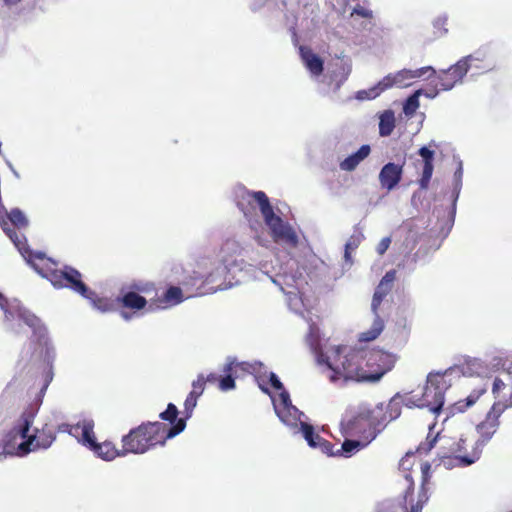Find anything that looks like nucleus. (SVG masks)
Segmentation results:
<instances>
[{"label": "nucleus", "mask_w": 512, "mask_h": 512, "mask_svg": "<svg viewBox=\"0 0 512 512\" xmlns=\"http://www.w3.org/2000/svg\"><path fill=\"white\" fill-rule=\"evenodd\" d=\"M462 177H463V167H462V163H459L456 171L454 172L455 189L461 187Z\"/></svg>", "instance_id": "49530a36"}, {"label": "nucleus", "mask_w": 512, "mask_h": 512, "mask_svg": "<svg viewBox=\"0 0 512 512\" xmlns=\"http://www.w3.org/2000/svg\"><path fill=\"white\" fill-rule=\"evenodd\" d=\"M306 342L313 351V353L316 355V359L318 360V355L320 353H323L320 348V340L318 334L311 329L306 337Z\"/></svg>", "instance_id": "f704fd0d"}, {"label": "nucleus", "mask_w": 512, "mask_h": 512, "mask_svg": "<svg viewBox=\"0 0 512 512\" xmlns=\"http://www.w3.org/2000/svg\"><path fill=\"white\" fill-rule=\"evenodd\" d=\"M28 263L39 275L49 280L55 288L71 289L92 301L94 306L101 312H109L114 309V304L110 299L98 297L94 291L87 287L82 280L81 273L77 269L68 265L60 268L58 262L41 252L31 253Z\"/></svg>", "instance_id": "f03ea898"}, {"label": "nucleus", "mask_w": 512, "mask_h": 512, "mask_svg": "<svg viewBox=\"0 0 512 512\" xmlns=\"http://www.w3.org/2000/svg\"><path fill=\"white\" fill-rule=\"evenodd\" d=\"M183 301V293L181 288L177 286H170L166 292L158 298L152 299L150 309H167L175 306Z\"/></svg>", "instance_id": "aec40b11"}, {"label": "nucleus", "mask_w": 512, "mask_h": 512, "mask_svg": "<svg viewBox=\"0 0 512 512\" xmlns=\"http://www.w3.org/2000/svg\"><path fill=\"white\" fill-rule=\"evenodd\" d=\"M301 431L309 446H315L313 437L316 435L314 427L308 423H301Z\"/></svg>", "instance_id": "4c0bfd02"}, {"label": "nucleus", "mask_w": 512, "mask_h": 512, "mask_svg": "<svg viewBox=\"0 0 512 512\" xmlns=\"http://www.w3.org/2000/svg\"><path fill=\"white\" fill-rule=\"evenodd\" d=\"M269 382H270L271 386L277 391L284 389L282 382L279 380L277 375L273 372L269 373Z\"/></svg>", "instance_id": "c03bdc74"}, {"label": "nucleus", "mask_w": 512, "mask_h": 512, "mask_svg": "<svg viewBox=\"0 0 512 512\" xmlns=\"http://www.w3.org/2000/svg\"><path fill=\"white\" fill-rule=\"evenodd\" d=\"M133 291L122 293L121 296L117 297L116 302L122 307L130 310L138 311L147 305V300L139 293H149L154 290L152 284H134L132 286Z\"/></svg>", "instance_id": "4468645a"}, {"label": "nucleus", "mask_w": 512, "mask_h": 512, "mask_svg": "<svg viewBox=\"0 0 512 512\" xmlns=\"http://www.w3.org/2000/svg\"><path fill=\"white\" fill-rule=\"evenodd\" d=\"M198 397L188 394L184 402V417L182 419H189L192 416L193 410L197 405Z\"/></svg>", "instance_id": "c9c22d12"}, {"label": "nucleus", "mask_w": 512, "mask_h": 512, "mask_svg": "<svg viewBox=\"0 0 512 512\" xmlns=\"http://www.w3.org/2000/svg\"><path fill=\"white\" fill-rule=\"evenodd\" d=\"M82 443L92 450L99 458L105 461H111L122 454V448L117 449L112 441L98 443L94 434V422L92 420H83L81 424Z\"/></svg>", "instance_id": "1a4fd4ad"}, {"label": "nucleus", "mask_w": 512, "mask_h": 512, "mask_svg": "<svg viewBox=\"0 0 512 512\" xmlns=\"http://www.w3.org/2000/svg\"><path fill=\"white\" fill-rule=\"evenodd\" d=\"M262 200L270 203L267 195L263 191L252 192L243 189L241 192L237 206L244 213L246 217L251 216L256 210V204L259 206L260 212L263 215V202Z\"/></svg>", "instance_id": "2eb2a0df"}, {"label": "nucleus", "mask_w": 512, "mask_h": 512, "mask_svg": "<svg viewBox=\"0 0 512 512\" xmlns=\"http://www.w3.org/2000/svg\"><path fill=\"white\" fill-rule=\"evenodd\" d=\"M468 70L469 65L465 64V60H459L456 64L438 74L435 86L443 91L450 90L462 81Z\"/></svg>", "instance_id": "ddd939ff"}, {"label": "nucleus", "mask_w": 512, "mask_h": 512, "mask_svg": "<svg viewBox=\"0 0 512 512\" xmlns=\"http://www.w3.org/2000/svg\"><path fill=\"white\" fill-rule=\"evenodd\" d=\"M260 388H261V390H262L263 392H265V393H269V390H268L267 388H265V387H263V386H261V385H260Z\"/></svg>", "instance_id": "6e6d98bb"}, {"label": "nucleus", "mask_w": 512, "mask_h": 512, "mask_svg": "<svg viewBox=\"0 0 512 512\" xmlns=\"http://www.w3.org/2000/svg\"><path fill=\"white\" fill-rule=\"evenodd\" d=\"M262 202L264 203V222L269 228L273 241L275 243L288 245L292 248L297 247L299 239L293 227L274 213L273 207L270 203H267L264 200H262Z\"/></svg>", "instance_id": "423d86ee"}, {"label": "nucleus", "mask_w": 512, "mask_h": 512, "mask_svg": "<svg viewBox=\"0 0 512 512\" xmlns=\"http://www.w3.org/2000/svg\"><path fill=\"white\" fill-rule=\"evenodd\" d=\"M484 370L483 362L479 359H469L466 360L462 365V372L464 375H480V373Z\"/></svg>", "instance_id": "2f4dec72"}, {"label": "nucleus", "mask_w": 512, "mask_h": 512, "mask_svg": "<svg viewBox=\"0 0 512 512\" xmlns=\"http://www.w3.org/2000/svg\"><path fill=\"white\" fill-rule=\"evenodd\" d=\"M280 398H281L283 404H285V405L290 401L289 394L286 391H282L280 393Z\"/></svg>", "instance_id": "09e8293b"}, {"label": "nucleus", "mask_w": 512, "mask_h": 512, "mask_svg": "<svg viewBox=\"0 0 512 512\" xmlns=\"http://www.w3.org/2000/svg\"><path fill=\"white\" fill-rule=\"evenodd\" d=\"M20 1H21V0H4L5 4H6V5H9V6H11V5H16V4H18Z\"/></svg>", "instance_id": "864d4df0"}, {"label": "nucleus", "mask_w": 512, "mask_h": 512, "mask_svg": "<svg viewBox=\"0 0 512 512\" xmlns=\"http://www.w3.org/2000/svg\"><path fill=\"white\" fill-rule=\"evenodd\" d=\"M366 382H377L391 371L398 356L380 348L363 349Z\"/></svg>", "instance_id": "39448f33"}, {"label": "nucleus", "mask_w": 512, "mask_h": 512, "mask_svg": "<svg viewBox=\"0 0 512 512\" xmlns=\"http://www.w3.org/2000/svg\"><path fill=\"white\" fill-rule=\"evenodd\" d=\"M375 318L371 325V327L359 334V341L361 342H370L378 338V336L382 333L384 329V321L380 317L379 312L377 311V314H374Z\"/></svg>", "instance_id": "bb28decb"}, {"label": "nucleus", "mask_w": 512, "mask_h": 512, "mask_svg": "<svg viewBox=\"0 0 512 512\" xmlns=\"http://www.w3.org/2000/svg\"><path fill=\"white\" fill-rule=\"evenodd\" d=\"M488 389V378H481L480 383L475 386L472 392L462 400L457 401L453 405V409L456 412H464L471 406H473L479 398L487 392Z\"/></svg>", "instance_id": "412c9836"}, {"label": "nucleus", "mask_w": 512, "mask_h": 512, "mask_svg": "<svg viewBox=\"0 0 512 512\" xmlns=\"http://www.w3.org/2000/svg\"><path fill=\"white\" fill-rule=\"evenodd\" d=\"M418 154L422 157L423 168L421 177L418 180V185L421 190H427L434 171V155L435 152L426 146L418 150Z\"/></svg>", "instance_id": "6ab92c4d"}, {"label": "nucleus", "mask_w": 512, "mask_h": 512, "mask_svg": "<svg viewBox=\"0 0 512 512\" xmlns=\"http://www.w3.org/2000/svg\"><path fill=\"white\" fill-rule=\"evenodd\" d=\"M0 225L3 231L7 234V236L12 240V242L20 247L22 244L23 236L19 234L14 228L8 226L7 220L4 218V208L0 209Z\"/></svg>", "instance_id": "7c9ffc66"}, {"label": "nucleus", "mask_w": 512, "mask_h": 512, "mask_svg": "<svg viewBox=\"0 0 512 512\" xmlns=\"http://www.w3.org/2000/svg\"><path fill=\"white\" fill-rule=\"evenodd\" d=\"M255 370L256 364L230 361L224 366L225 376L220 377L216 373H210L205 377V384H218L220 390L228 391L235 388V378L239 376V371L243 372L244 375L246 373H253Z\"/></svg>", "instance_id": "9d476101"}, {"label": "nucleus", "mask_w": 512, "mask_h": 512, "mask_svg": "<svg viewBox=\"0 0 512 512\" xmlns=\"http://www.w3.org/2000/svg\"><path fill=\"white\" fill-rule=\"evenodd\" d=\"M396 274V270L394 269L386 272L376 287L371 302V309L374 314H377V310H379L383 299L391 292L393 283L396 280Z\"/></svg>", "instance_id": "f3484780"}, {"label": "nucleus", "mask_w": 512, "mask_h": 512, "mask_svg": "<svg viewBox=\"0 0 512 512\" xmlns=\"http://www.w3.org/2000/svg\"><path fill=\"white\" fill-rule=\"evenodd\" d=\"M301 58L307 69L314 75H320L324 70L323 60L313 53L311 48L306 46L300 47Z\"/></svg>", "instance_id": "5701e85b"}, {"label": "nucleus", "mask_w": 512, "mask_h": 512, "mask_svg": "<svg viewBox=\"0 0 512 512\" xmlns=\"http://www.w3.org/2000/svg\"><path fill=\"white\" fill-rule=\"evenodd\" d=\"M439 434L433 436L431 431L428 433L425 441L421 442L417 447V453L419 454H427L432 448L435 446Z\"/></svg>", "instance_id": "72a5a7b5"}, {"label": "nucleus", "mask_w": 512, "mask_h": 512, "mask_svg": "<svg viewBox=\"0 0 512 512\" xmlns=\"http://www.w3.org/2000/svg\"><path fill=\"white\" fill-rule=\"evenodd\" d=\"M82 422H79L76 426H70L69 424H61L58 426V432H67L71 435L74 434V431L81 429Z\"/></svg>", "instance_id": "a18cd8bd"}, {"label": "nucleus", "mask_w": 512, "mask_h": 512, "mask_svg": "<svg viewBox=\"0 0 512 512\" xmlns=\"http://www.w3.org/2000/svg\"><path fill=\"white\" fill-rule=\"evenodd\" d=\"M205 390V376L203 374H199L197 379L192 382V390L190 394L200 397Z\"/></svg>", "instance_id": "e433bc0d"}, {"label": "nucleus", "mask_w": 512, "mask_h": 512, "mask_svg": "<svg viewBox=\"0 0 512 512\" xmlns=\"http://www.w3.org/2000/svg\"><path fill=\"white\" fill-rule=\"evenodd\" d=\"M395 78H393L392 74H388L382 80H380L375 86L369 88L368 90H361L358 92V98L361 100L364 99H375L385 90L393 87L395 85Z\"/></svg>", "instance_id": "b1692460"}, {"label": "nucleus", "mask_w": 512, "mask_h": 512, "mask_svg": "<svg viewBox=\"0 0 512 512\" xmlns=\"http://www.w3.org/2000/svg\"><path fill=\"white\" fill-rule=\"evenodd\" d=\"M4 218L8 222V226L12 225L14 228L23 229L28 226V220L24 213L18 209H12L10 212H7L4 209Z\"/></svg>", "instance_id": "c85d7f7f"}, {"label": "nucleus", "mask_w": 512, "mask_h": 512, "mask_svg": "<svg viewBox=\"0 0 512 512\" xmlns=\"http://www.w3.org/2000/svg\"><path fill=\"white\" fill-rule=\"evenodd\" d=\"M23 322L29 326L33 331V337L42 349H45L46 354H50V347L48 345L47 330L42 324L41 320L34 314H21Z\"/></svg>", "instance_id": "a211bd4d"}, {"label": "nucleus", "mask_w": 512, "mask_h": 512, "mask_svg": "<svg viewBox=\"0 0 512 512\" xmlns=\"http://www.w3.org/2000/svg\"><path fill=\"white\" fill-rule=\"evenodd\" d=\"M178 408L169 403L165 411L159 414L163 422H143L131 429L121 439L122 454H144L156 446H164L168 439L174 438L186 428L185 419H177Z\"/></svg>", "instance_id": "f257e3e1"}, {"label": "nucleus", "mask_w": 512, "mask_h": 512, "mask_svg": "<svg viewBox=\"0 0 512 512\" xmlns=\"http://www.w3.org/2000/svg\"><path fill=\"white\" fill-rule=\"evenodd\" d=\"M395 128V116L392 110L384 111L380 116L379 134L383 137L391 135Z\"/></svg>", "instance_id": "c756f323"}, {"label": "nucleus", "mask_w": 512, "mask_h": 512, "mask_svg": "<svg viewBox=\"0 0 512 512\" xmlns=\"http://www.w3.org/2000/svg\"><path fill=\"white\" fill-rule=\"evenodd\" d=\"M35 416L36 411L32 407L26 408L6 436L10 437L13 442L18 437L23 440L14 448L16 450L15 454L18 456H25L38 449H47L56 439V431L48 424H45L41 429H36L33 434H28Z\"/></svg>", "instance_id": "7ed1b4c3"}, {"label": "nucleus", "mask_w": 512, "mask_h": 512, "mask_svg": "<svg viewBox=\"0 0 512 512\" xmlns=\"http://www.w3.org/2000/svg\"><path fill=\"white\" fill-rule=\"evenodd\" d=\"M404 163L396 164L389 162L380 170L378 179L382 189L391 191L395 189L402 180Z\"/></svg>", "instance_id": "dca6fc26"}, {"label": "nucleus", "mask_w": 512, "mask_h": 512, "mask_svg": "<svg viewBox=\"0 0 512 512\" xmlns=\"http://www.w3.org/2000/svg\"><path fill=\"white\" fill-rule=\"evenodd\" d=\"M506 388V384L500 378H495L492 384V393L495 398L501 397V391ZM503 400L507 399L504 395L502 396Z\"/></svg>", "instance_id": "58836bf2"}, {"label": "nucleus", "mask_w": 512, "mask_h": 512, "mask_svg": "<svg viewBox=\"0 0 512 512\" xmlns=\"http://www.w3.org/2000/svg\"><path fill=\"white\" fill-rule=\"evenodd\" d=\"M428 74V77L435 74V70L431 66L422 67L416 70H409V69H403L401 71H398L393 75V78H395V85L397 86H407V80H411L414 78H420Z\"/></svg>", "instance_id": "4be33fe9"}, {"label": "nucleus", "mask_w": 512, "mask_h": 512, "mask_svg": "<svg viewBox=\"0 0 512 512\" xmlns=\"http://www.w3.org/2000/svg\"><path fill=\"white\" fill-rule=\"evenodd\" d=\"M460 60H465V64L470 67H475L477 69H491L492 61L491 56L486 50L479 49L475 51L473 54L465 56Z\"/></svg>", "instance_id": "393cba45"}, {"label": "nucleus", "mask_w": 512, "mask_h": 512, "mask_svg": "<svg viewBox=\"0 0 512 512\" xmlns=\"http://www.w3.org/2000/svg\"><path fill=\"white\" fill-rule=\"evenodd\" d=\"M421 94L420 90H417L412 95H410L403 106V111L406 115H412L419 108V95Z\"/></svg>", "instance_id": "473e14b6"}, {"label": "nucleus", "mask_w": 512, "mask_h": 512, "mask_svg": "<svg viewBox=\"0 0 512 512\" xmlns=\"http://www.w3.org/2000/svg\"><path fill=\"white\" fill-rule=\"evenodd\" d=\"M313 440L315 442V446H311L312 448H317L320 443L324 440L323 437H321L318 433H316V435L313 437Z\"/></svg>", "instance_id": "8fccbe9b"}, {"label": "nucleus", "mask_w": 512, "mask_h": 512, "mask_svg": "<svg viewBox=\"0 0 512 512\" xmlns=\"http://www.w3.org/2000/svg\"><path fill=\"white\" fill-rule=\"evenodd\" d=\"M344 350V346H335L331 348L329 355H318V363L325 364L331 371L330 381L335 382L344 378L366 382L363 349H352L342 356Z\"/></svg>", "instance_id": "20e7f679"}, {"label": "nucleus", "mask_w": 512, "mask_h": 512, "mask_svg": "<svg viewBox=\"0 0 512 512\" xmlns=\"http://www.w3.org/2000/svg\"><path fill=\"white\" fill-rule=\"evenodd\" d=\"M409 459L408 456L406 458H403L400 462V467L405 468L406 463H408Z\"/></svg>", "instance_id": "5fc2aeb1"}, {"label": "nucleus", "mask_w": 512, "mask_h": 512, "mask_svg": "<svg viewBox=\"0 0 512 512\" xmlns=\"http://www.w3.org/2000/svg\"><path fill=\"white\" fill-rule=\"evenodd\" d=\"M391 244V238L390 237H384L380 240L378 245L376 246V252L378 255L382 256L385 254V252L388 250L389 246Z\"/></svg>", "instance_id": "79ce46f5"}, {"label": "nucleus", "mask_w": 512, "mask_h": 512, "mask_svg": "<svg viewBox=\"0 0 512 512\" xmlns=\"http://www.w3.org/2000/svg\"><path fill=\"white\" fill-rule=\"evenodd\" d=\"M353 15L371 19L373 17V12L361 5H356L351 13V16Z\"/></svg>", "instance_id": "a19ab883"}, {"label": "nucleus", "mask_w": 512, "mask_h": 512, "mask_svg": "<svg viewBox=\"0 0 512 512\" xmlns=\"http://www.w3.org/2000/svg\"><path fill=\"white\" fill-rule=\"evenodd\" d=\"M478 441L469 435H461L449 446V451L459 462L468 466L478 461L482 455L483 446L476 449Z\"/></svg>", "instance_id": "9b49d317"}, {"label": "nucleus", "mask_w": 512, "mask_h": 512, "mask_svg": "<svg viewBox=\"0 0 512 512\" xmlns=\"http://www.w3.org/2000/svg\"><path fill=\"white\" fill-rule=\"evenodd\" d=\"M360 243V239L355 236H351L349 241L345 245V257L346 259H349L350 257V250L356 249Z\"/></svg>", "instance_id": "37998d69"}, {"label": "nucleus", "mask_w": 512, "mask_h": 512, "mask_svg": "<svg viewBox=\"0 0 512 512\" xmlns=\"http://www.w3.org/2000/svg\"><path fill=\"white\" fill-rule=\"evenodd\" d=\"M345 434L351 437H357L370 443L375 439L376 424L369 412L359 413L350 418L344 425Z\"/></svg>", "instance_id": "f8f14e48"}, {"label": "nucleus", "mask_w": 512, "mask_h": 512, "mask_svg": "<svg viewBox=\"0 0 512 512\" xmlns=\"http://www.w3.org/2000/svg\"><path fill=\"white\" fill-rule=\"evenodd\" d=\"M370 152L371 148L369 145H362L357 152L340 162V168L344 171H353L361 161L369 156Z\"/></svg>", "instance_id": "a878e982"}, {"label": "nucleus", "mask_w": 512, "mask_h": 512, "mask_svg": "<svg viewBox=\"0 0 512 512\" xmlns=\"http://www.w3.org/2000/svg\"><path fill=\"white\" fill-rule=\"evenodd\" d=\"M369 443L360 439H345L341 448L337 449L338 456L351 457L361 449L365 448Z\"/></svg>", "instance_id": "cd10ccee"}, {"label": "nucleus", "mask_w": 512, "mask_h": 512, "mask_svg": "<svg viewBox=\"0 0 512 512\" xmlns=\"http://www.w3.org/2000/svg\"><path fill=\"white\" fill-rule=\"evenodd\" d=\"M421 474H422V482L421 488L418 494V499L414 502L413 494H414V482L410 474H406L405 478L409 482V486L407 487L404 493V501L402 504L403 512H422L424 505L427 503L428 496V487L427 485L431 479V465L428 462H424L421 464Z\"/></svg>", "instance_id": "6e6552de"}, {"label": "nucleus", "mask_w": 512, "mask_h": 512, "mask_svg": "<svg viewBox=\"0 0 512 512\" xmlns=\"http://www.w3.org/2000/svg\"><path fill=\"white\" fill-rule=\"evenodd\" d=\"M446 389L445 379L442 376H436L428 379L420 398L416 401H411L410 399L408 401L417 407H426L434 414H439L444 405Z\"/></svg>", "instance_id": "0eeeda50"}, {"label": "nucleus", "mask_w": 512, "mask_h": 512, "mask_svg": "<svg viewBox=\"0 0 512 512\" xmlns=\"http://www.w3.org/2000/svg\"><path fill=\"white\" fill-rule=\"evenodd\" d=\"M120 314H121V316H122L125 320H127V321H128V320H130V319H131V317H132V315H131V314H129L128 312H126V311H121V312H120Z\"/></svg>", "instance_id": "603ef678"}, {"label": "nucleus", "mask_w": 512, "mask_h": 512, "mask_svg": "<svg viewBox=\"0 0 512 512\" xmlns=\"http://www.w3.org/2000/svg\"><path fill=\"white\" fill-rule=\"evenodd\" d=\"M0 306L4 309L7 306V299L0 293Z\"/></svg>", "instance_id": "3c124183"}, {"label": "nucleus", "mask_w": 512, "mask_h": 512, "mask_svg": "<svg viewBox=\"0 0 512 512\" xmlns=\"http://www.w3.org/2000/svg\"><path fill=\"white\" fill-rule=\"evenodd\" d=\"M7 438L8 439L5 441V443L0 445V456L7 453H12L11 449L15 448V443L11 444L12 439L10 437Z\"/></svg>", "instance_id": "de8ad7c7"}, {"label": "nucleus", "mask_w": 512, "mask_h": 512, "mask_svg": "<svg viewBox=\"0 0 512 512\" xmlns=\"http://www.w3.org/2000/svg\"><path fill=\"white\" fill-rule=\"evenodd\" d=\"M317 448L328 456H338L337 449L334 450V445L326 439H324Z\"/></svg>", "instance_id": "ea45409f"}]
</instances>
